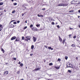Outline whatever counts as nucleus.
Instances as JSON below:
<instances>
[{
	"mask_svg": "<svg viewBox=\"0 0 80 80\" xmlns=\"http://www.w3.org/2000/svg\"><path fill=\"white\" fill-rule=\"evenodd\" d=\"M66 66L67 67L72 68V65L71 63H68L66 64Z\"/></svg>",
	"mask_w": 80,
	"mask_h": 80,
	"instance_id": "obj_1",
	"label": "nucleus"
},
{
	"mask_svg": "<svg viewBox=\"0 0 80 80\" xmlns=\"http://www.w3.org/2000/svg\"><path fill=\"white\" fill-rule=\"evenodd\" d=\"M31 30H32L33 31H37L38 30V29L36 28L35 27H33L31 28Z\"/></svg>",
	"mask_w": 80,
	"mask_h": 80,
	"instance_id": "obj_2",
	"label": "nucleus"
},
{
	"mask_svg": "<svg viewBox=\"0 0 80 80\" xmlns=\"http://www.w3.org/2000/svg\"><path fill=\"white\" fill-rule=\"evenodd\" d=\"M62 6H65V5L63 3H61L58 4V7H61Z\"/></svg>",
	"mask_w": 80,
	"mask_h": 80,
	"instance_id": "obj_3",
	"label": "nucleus"
},
{
	"mask_svg": "<svg viewBox=\"0 0 80 80\" xmlns=\"http://www.w3.org/2000/svg\"><path fill=\"white\" fill-rule=\"evenodd\" d=\"M75 4H80V2L78 1V0H75Z\"/></svg>",
	"mask_w": 80,
	"mask_h": 80,
	"instance_id": "obj_4",
	"label": "nucleus"
},
{
	"mask_svg": "<svg viewBox=\"0 0 80 80\" xmlns=\"http://www.w3.org/2000/svg\"><path fill=\"white\" fill-rule=\"evenodd\" d=\"M32 39L34 42H36V41L37 40V38L36 37H33Z\"/></svg>",
	"mask_w": 80,
	"mask_h": 80,
	"instance_id": "obj_5",
	"label": "nucleus"
},
{
	"mask_svg": "<svg viewBox=\"0 0 80 80\" xmlns=\"http://www.w3.org/2000/svg\"><path fill=\"white\" fill-rule=\"evenodd\" d=\"M76 2L75 0H73L71 2V4H75Z\"/></svg>",
	"mask_w": 80,
	"mask_h": 80,
	"instance_id": "obj_6",
	"label": "nucleus"
},
{
	"mask_svg": "<svg viewBox=\"0 0 80 80\" xmlns=\"http://www.w3.org/2000/svg\"><path fill=\"white\" fill-rule=\"evenodd\" d=\"M3 73L4 75H8V71H6L4 72Z\"/></svg>",
	"mask_w": 80,
	"mask_h": 80,
	"instance_id": "obj_7",
	"label": "nucleus"
},
{
	"mask_svg": "<svg viewBox=\"0 0 80 80\" xmlns=\"http://www.w3.org/2000/svg\"><path fill=\"white\" fill-rule=\"evenodd\" d=\"M17 38V37L16 36H14L12 37L11 39V40H15Z\"/></svg>",
	"mask_w": 80,
	"mask_h": 80,
	"instance_id": "obj_8",
	"label": "nucleus"
},
{
	"mask_svg": "<svg viewBox=\"0 0 80 80\" xmlns=\"http://www.w3.org/2000/svg\"><path fill=\"white\" fill-rule=\"evenodd\" d=\"M10 28H14L15 26L13 24H11L9 26Z\"/></svg>",
	"mask_w": 80,
	"mask_h": 80,
	"instance_id": "obj_9",
	"label": "nucleus"
},
{
	"mask_svg": "<svg viewBox=\"0 0 80 80\" xmlns=\"http://www.w3.org/2000/svg\"><path fill=\"white\" fill-rule=\"evenodd\" d=\"M20 41V38L18 37H17L15 42H17V41Z\"/></svg>",
	"mask_w": 80,
	"mask_h": 80,
	"instance_id": "obj_10",
	"label": "nucleus"
},
{
	"mask_svg": "<svg viewBox=\"0 0 80 80\" xmlns=\"http://www.w3.org/2000/svg\"><path fill=\"white\" fill-rule=\"evenodd\" d=\"M18 64H19V65H20V66L21 67H23V63H21V62L20 61L18 62Z\"/></svg>",
	"mask_w": 80,
	"mask_h": 80,
	"instance_id": "obj_11",
	"label": "nucleus"
},
{
	"mask_svg": "<svg viewBox=\"0 0 80 80\" xmlns=\"http://www.w3.org/2000/svg\"><path fill=\"white\" fill-rule=\"evenodd\" d=\"M49 21L50 22H52V21H53V19H52V18H48Z\"/></svg>",
	"mask_w": 80,
	"mask_h": 80,
	"instance_id": "obj_12",
	"label": "nucleus"
},
{
	"mask_svg": "<svg viewBox=\"0 0 80 80\" xmlns=\"http://www.w3.org/2000/svg\"><path fill=\"white\" fill-rule=\"evenodd\" d=\"M58 38H59V40L60 42H62V39L60 38V36H58Z\"/></svg>",
	"mask_w": 80,
	"mask_h": 80,
	"instance_id": "obj_13",
	"label": "nucleus"
},
{
	"mask_svg": "<svg viewBox=\"0 0 80 80\" xmlns=\"http://www.w3.org/2000/svg\"><path fill=\"white\" fill-rule=\"evenodd\" d=\"M31 38L30 37V38H28L27 39H24V40L25 41H27V42H28V40H30V39Z\"/></svg>",
	"mask_w": 80,
	"mask_h": 80,
	"instance_id": "obj_14",
	"label": "nucleus"
},
{
	"mask_svg": "<svg viewBox=\"0 0 80 80\" xmlns=\"http://www.w3.org/2000/svg\"><path fill=\"white\" fill-rule=\"evenodd\" d=\"M65 40H66V38H64L63 41H62V43L64 44L65 43Z\"/></svg>",
	"mask_w": 80,
	"mask_h": 80,
	"instance_id": "obj_15",
	"label": "nucleus"
},
{
	"mask_svg": "<svg viewBox=\"0 0 80 80\" xmlns=\"http://www.w3.org/2000/svg\"><path fill=\"white\" fill-rule=\"evenodd\" d=\"M40 68H37V69H35L34 70H33V71L35 72V71H37V70H40Z\"/></svg>",
	"mask_w": 80,
	"mask_h": 80,
	"instance_id": "obj_16",
	"label": "nucleus"
},
{
	"mask_svg": "<svg viewBox=\"0 0 80 80\" xmlns=\"http://www.w3.org/2000/svg\"><path fill=\"white\" fill-rule=\"evenodd\" d=\"M54 68L57 69V70H58V69H60V66H58V67H57L56 66L54 67Z\"/></svg>",
	"mask_w": 80,
	"mask_h": 80,
	"instance_id": "obj_17",
	"label": "nucleus"
},
{
	"mask_svg": "<svg viewBox=\"0 0 80 80\" xmlns=\"http://www.w3.org/2000/svg\"><path fill=\"white\" fill-rule=\"evenodd\" d=\"M71 47H75L76 46L75 45V44H73L71 45Z\"/></svg>",
	"mask_w": 80,
	"mask_h": 80,
	"instance_id": "obj_18",
	"label": "nucleus"
},
{
	"mask_svg": "<svg viewBox=\"0 0 80 80\" xmlns=\"http://www.w3.org/2000/svg\"><path fill=\"white\" fill-rule=\"evenodd\" d=\"M2 52L4 53H5V51L4 50V49H3V48H1V49Z\"/></svg>",
	"mask_w": 80,
	"mask_h": 80,
	"instance_id": "obj_19",
	"label": "nucleus"
},
{
	"mask_svg": "<svg viewBox=\"0 0 80 80\" xmlns=\"http://www.w3.org/2000/svg\"><path fill=\"white\" fill-rule=\"evenodd\" d=\"M3 14V13L2 12H0V16H1V15H2Z\"/></svg>",
	"mask_w": 80,
	"mask_h": 80,
	"instance_id": "obj_20",
	"label": "nucleus"
},
{
	"mask_svg": "<svg viewBox=\"0 0 80 80\" xmlns=\"http://www.w3.org/2000/svg\"><path fill=\"white\" fill-rule=\"evenodd\" d=\"M38 17H43V15H39V14L38 15Z\"/></svg>",
	"mask_w": 80,
	"mask_h": 80,
	"instance_id": "obj_21",
	"label": "nucleus"
},
{
	"mask_svg": "<svg viewBox=\"0 0 80 80\" xmlns=\"http://www.w3.org/2000/svg\"><path fill=\"white\" fill-rule=\"evenodd\" d=\"M33 48H34V46L33 45H32L31 47V49H33Z\"/></svg>",
	"mask_w": 80,
	"mask_h": 80,
	"instance_id": "obj_22",
	"label": "nucleus"
},
{
	"mask_svg": "<svg viewBox=\"0 0 80 80\" xmlns=\"http://www.w3.org/2000/svg\"><path fill=\"white\" fill-rule=\"evenodd\" d=\"M3 5V2H0V5Z\"/></svg>",
	"mask_w": 80,
	"mask_h": 80,
	"instance_id": "obj_23",
	"label": "nucleus"
},
{
	"mask_svg": "<svg viewBox=\"0 0 80 80\" xmlns=\"http://www.w3.org/2000/svg\"><path fill=\"white\" fill-rule=\"evenodd\" d=\"M65 58L66 60H67L68 59V57L67 56H65Z\"/></svg>",
	"mask_w": 80,
	"mask_h": 80,
	"instance_id": "obj_24",
	"label": "nucleus"
},
{
	"mask_svg": "<svg viewBox=\"0 0 80 80\" xmlns=\"http://www.w3.org/2000/svg\"><path fill=\"white\" fill-rule=\"evenodd\" d=\"M2 30H3V27L0 28V32H1Z\"/></svg>",
	"mask_w": 80,
	"mask_h": 80,
	"instance_id": "obj_25",
	"label": "nucleus"
},
{
	"mask_svg": "<svg viewBox=\"0 0 80 80\" xmlns=\"http://www.w3.org/2000/svg\"><path fill=\"white\" fill-rule=\"evenodd\" d=\"M68 72H69V73H72V71L68 70Z\"/></svg>",
	"mask_w": 80,
	"mask_h": 80,
	"instance_id": "obj_26",
	"label": "nucleus"
},
{
	"mask_svg": "<svg viewBox=\"0 0 80 80\" xmlns=\"http://www.w3.org/2000/svg\"><path fill=\"white\" fill-rule=\"evenodd\" d=\"M30 36H27L26 37V38H27V39H28V38H30Z\"/></svg>",
	"mask_w": 80,
	"mask_h": 80,
	"instance_id": "obj_27",
	"label": "nucleus"
},
{
	"mask_svg": "<svg viewBox=\"0 0 80 80\" xmlns=\"http://www.w3.org/2000/svg\"><path fill=\"white\" fill-rule=\"evenodd\" d=\"M14 60H17V58H13L12 59Z\"/></svg>",
	"mask_w": 80,
	"mask_h": 80,
	"instance_id": "obj_28",
	"label": "nucleus"
},
{
	"mask_svg": "<svg viewBox=\"0 0 80 80\" xmlns=\"http://www.w3.org/2000/svg\"><path fill=\"white\" fill-rule=\"evenodd\" d=\"M49 65H53V63H49Z\"/></svg>",
	"mask_w": 80,
	"mask_h": 80,
	"instance_id": "obj_29",
	"label": "nucleus"
},
{
	"mask_svg": "<svg viewBox=\"0 0 80 80\" xmlns=\"http://www.w3.org/2000/svg\"><path fill=\"white\" fill-rule=\"evenodd\" d=\"M13 4L14 5H17V3L15 2V3H13Z\"/></svg>",
	"mask_w": 80,
	"mask_h": 80,
	"instance_id": "obj_30",
	"label": "nucleus"
},
{
	"mask_svg": "<svg viewBox=\"0 0 80 80\" xmlns=\"http://www.w3.org/2000/svg\"><path fill=\"white\" fill-rule=\"evenodd\" d=\"M27 28V26H25V27H24L23 28V30H25V29H26V28Z\"/></svg>",
	"mask_w": 80,
	"mask_h": 80,
	"instance_id": "obj_31",
	"label": "nucleus"
},
{
	"mask_svg": "<svg viewBox=\"0 0 80 80\" xmlns=\"http://www.w3.org/2000/svg\"><path fill=\"white\" fill-rule=\"evenodd\" d=\"M75 69L76 70H79V68H78V67H77L76 68H75Z\"/></svg>",
	"mask_w": 80,
	"mask_h": 80,
	"instance_id": "obj_32",
	"label": "nucleus"
},
{
	"mask_svg": "<svg viewBox=\"0 0 80 80\" xmlns=\"http://www.w3.org/2000/svg\"><path fill=\"white\" fill-rule=\"evenodd\" d=\"M58 62H60V61H61V59L59 58L58 59Z\"/></svg>",
	"mask_w": 80,
	"mask_h": 80,
	"instance_id": "obj_33",
	"label": "nucleus"
},
{
	"mask_svg": "<svg viewBox=\"0 0 80 80\" xmlns=\"http://www.w3.org/2000/svg\"><path fill=\"white\" fill-rule=\"evenodd\" d=\"M32 27H33V25L31 24V25H30V28H32Z\"/></svg>",
	"mask_w": 80,
	"mask_h": 80,
	"instance_id": "obj_34",
	"label": "nucleus"
},
{
	"mask_svg": "<svg viewBox=\"0 0 80 80\" xmlns=\"http://www.w3.org/2000/svg\"><path fill=\"white\" fill-rule=\"evenodd\" d=\"M15 12V10H14L12 12V13H14Z\"/></svg>",
	"mask_w": 80,
	"mask_h": 80,
	"instance_id": "obj_35",
	"label": "nucleus"
},
{
	"mask_svg": "<svg viewBox=\"0 0 80 80\" xmlns=\"http://www.w3.org/2000/svg\"><path fill=\"white\" fill-rule=\"evenodd\" d=\"M73 12V10H70L69 11V12Z\"/></svg>",
	"mask_w": 80,
	"mask_h": 80,
	"instance_id": "obj_36",
	"label": "nucleus"
},
{
	"mask_svg": "<svg viewBox=\"0 0 80 80\" xmlns=\"http://www.w3.org/2000/svg\"><path fill=\"white\" fill-rule=\"evenodd\" d=\"M40 24H37L36 25V27H38L39 26H40Z\"/></svg>",
	"mask_w": 80,
	"mask_h": 80,
	"instance_id": "obj_37",
	"label": "nucleus"
},
{
	"mask_svg": "<svg viewBox=\"0 0 80 80\" xmlns=\"http://www.w3.org/2000/svg\"><path fill=\"white\" fill-rule=\"evenodd\" d=\"M15 21V20H12V21H11L10 23H12V22H14Z\"/></svg>",
	"mask_w": 80,
	"mask_h": 80,
	"instance_id": "obj_38",
	"label": "nucleus"
},
{
	"mask_svg": "<svg viewBox=\"0 0 80 80\" xmlns=\"http://www.w3.org/2000/svg\"><path fill=\"white\" fill-rule=\"evenodd\" d=\"M57 27L58 28H60V26L59 25H57Z\"/></svg>",
	"mask_w": 80,
	"mask_h": 80,
	"instance_id": "obj_39",
	"label": "nucleus"
},
{
	"mask_svg": "<svg viewBox=\"0 0 80 80\" xmlns=\"http://www.w3.org/2000/svg\"><path fill=\"white\" fill-rule=\"evenodd\" d=\"M20 73V71H18L17 72V74H19Z\"/></svg>",
	"mask_w": 80,
	"mask_h": 80,
	"instance_id": "obj_40",
	"label": "nucleus"
},
{
	"mask_svg": "<svg viewBox=\"0 0 80 80\" xmlns=\"http://www.w3.org/2000/svg\"><path fill=\"white\" fill-rule=\"evenodd\" d=\"M13 24H17V22H13Z\"/></svg>",
	"mask_w": 80,
	"mask_h": 80,
	"instance_id": "obj_41",
	"label": "nucleus"
},
{
	"mask_svg": "<svg viewBox=\"0 0 80 80\" xmlns=\"http://www.w3.org/2000/svg\"><path fill=\"white\" fill-rule=\"evenodd\" d=\"M52 47H48V49H51Z\"/></svg>",
	"mask_w": 80,
	"mask_h": 80,
	"instance_id": "obj_42",
	"label": "nucleus"
},
{
	"mask_svg": "<svg viewBox=\"0 0 80 80\" xmlns=\"http://www.w3.org/2000/svg\"><path fill=\"white\" fill-rule=\"evenodd\" d=\"M24 37L22 36V40H24Z\"/></svg>",
	"mask_w": 80,
	"mask_h": 80,
	"instance_id": "obj_43",
	"label": "nucleus"
},
{
	"mask_svg": "<svg viewBox=\"0 0 80 80\" xmlns=\"http://www.w3.org/2000/svg\"><path fill=\"white\" fill-rule=\"evenodd\" d=\"M52 25H55V23L53 22H52Z\"/></svg>",
	"mask_w": 80,
	"mask_h": 80,
	"instance_id": "obj_44",
	"label": "nucleus"
},
{
	"mask_svg": "<svg viewBox=\"0 0 80 80\" xmlns=\"http://www.w3.org/2000/svg\"><path fill=\"white\" fill-rule=\"evenodd\" d=\"M73 38H76V36H74L73 37Z\"/></svg>",
	"mask_w": 80,
	"mask_h": 80,
	"instance_id": "obj_45",
	"label": "nucleus"
},
{
	"mask_svg": "<svg viewBox=\"0 0 80 80\" xmlns=\"http://www.w3.org/2000/svg\"><path fill=\"white\" fill-rule=\"evenodd\" d=\"M17 23H20V21H17Z\"/></svg>",
	"mask_w": 80,
	"mask_h": 80,
	"instance_id": "obj_46",
	"label": "nucleus"
},
{
	"mask_svg": "<svg viewBox=\"0 0 80 80\" xmlns=\"http://www.w3.org/2000/svg\"><path fill=\"white\" fill-rule=\"evenodd\" d=\"M3 27V26H2V25L1 24H0V28L3 27Z\"/></svg>",
	"mask_w": 80,
	"mask_h": 80,
	"instance_id": "obj_47",
	"label": "nucleus"
},
{
	"mask_svg": "<svg viewBox=\"0 0 80 80\" xmlns=\"http://www.w3.org/2000/svg\"><path fill=\"white\" fill-rule=\"evenodd\" d=\"M42 10H45V8H43L42 9Z\"/></svg>",
	"mask_w": 80,
	"mask_h": 80,
	"instance_id": "obj_48",
	"label": "nucleus"
},
{
	"mask_svg": "<svg viewBox=\"0 0 80 80\" xmlns=\"http://www.w3.org/2000/svg\"><path fill=\"white\" fill-rule=\"evenodd\" d=\"M0 10H3V8H2V7H0Z\"/></svg>",
	"mask_w": 80,
	"mask_h": 80,
	"instance_id": "obj_49",
	"label": "nucleus"
},
{
	"mask_svg": "<svg viewBox=\"0 0 80 80\" xmlns=\"http://www.w3.org/2000/svg\"><path fill=\"white\" fill-rule=\"evenodd\" d=\"M69 29L70 30H73V28H71L70 27L69 28Z\"/></svg>",
	"mask_w": 80,
	"mask_h": 80,
	"instance_id": "obj_50",
	"label": "nucleus"
},
{
	"mask_svg": "<svg viewBox=\"0 0 80 80\" xmlns=\"http://www.w3.org/2000/svg\"><path fill=\"white\" fill-rule=\"evenodd\" d=\"M22 16L23 17L24 15V14H23V13H22Z\"/></svg>",
	"mask_w": 80,
	"mask_h": 80,
	"instance_id": "obj_51",
	"label": "nucleus"
},
{
	"mask_svg": "<svg viewBox=\"0 0 80 80\" xmlns=\"http://www.w3.org/2000/svg\"><path fill=\"white\" fill-rule=\"evenodd\" d=\"M69 38H71V34H70V35H69Z\"/></svg>",
	"mask_w": 80,
	"mask_h": 80,
	"instance_id": "obj_52",
	"label": "nucleus"
},
{
	"mask_svg": "<svg viewBox=\"0 0 80 80\" xmlns=\"http://www.w3.org/2000/svg\"><path fill=\"white\" fill-rule=\"evenodd\" d=\"M33 55V53H31L30 54V56H32Z\"/></svg>",
	"mask_w": 80,
	"mask_h": 80,
	"instance_id": "obj_53",
	"label": "nucleus"
},
{
	"mask_svg": "<svg viewBox=\"0 0 80 80\" xmlns=\"http://www.w3.org/2000/svg\"><path fill=\"white\" fill-rule=\"evenodd\" d=\"M44 47H45V48H47L48 47V46H45Z\"/></svg>",
	"mask_w": 80,
	"mask_h": 80,
	"instance_id": "obj_54",
	"label": "nucleus"
},
{
	"mask_svg": "<svg viewBox=\"0 0 80 80\" xmlns=\"http://www.w3.org/2000/svg\"><path fill=\"white\" fill-rule=\"evenodd\" d=\"M76 59L77 60H78V57H76Z\"/></svg>",
	"mask_w": 80,
	"mask_h": 80,
	"instance_id": "obj_55",
	"label": "nucleus"
},
{
	"mask_svg": "<svg viewBox=\"0 0 80 80\" xmlns=\"http://www.w3.org/2000/svg\"><path fill=\"white\" fill-rule=\"evenodd\" d=\"M79 13H80V10H79L78 11Z\"/></svg>",
	"mask_w": 80,
	"mask_h": 80,
	"instance_id": "obj_56",
	"label": "nucleus"
},
{
	"mask_svg": "<svg viewBox=\"0 0 80 80\" xmlns=\"http://www.w3.org/2000/svg\"><path fill=\"white\" fill-rule=\"evenodd\" d=\"M27 20H26V21L25 22V23H27Z\"/></svg>",
	"mask_w": 80,
	"mask_h": 80,
	"instance_id": "obj_57",
	"label": "nucleus"
},
{
	"mask_svg": "<svg viewBox=\"0 0 80 80\" xmlns=\"http://www.w3.org/2000/svg\"><path fill=\"white\" fill-rule=\"evenodd\" d=\"M20 80H24V79H23V78L22 79Z\"/></svg>",
	"mask_w": 80,
	"mask_h": 80,
	"instance_id": "obj_58",
	"label": "nucleus"
},
{
	"mask_svg": "<svg viewBox=\"0 0 80 80\" xmlns=\"http://www.w3.org/2000/svg\"><path fill=\"white\" fill-rule=\"evenodd\" d=\"M4 12H6V10H5V9L4 10Z\"/></svg>",
	"mask_w": 80,
	"mask_h": 80,
	"instance_id": "obj_59",
	"label": "nucleus"
},
{
	"mask_svg": "<svg viewBox=\"0 0 80 80\" xmlns=\"http://www.w3.org/2000/svg\"><path fill=\"white\" fill-rule=\"evenodd\" d=\"M78 18H80V16H78Z\"/></svg>",
	"mask_w": 80,
	"mask_h": 80,
	"instance_id": "obj_60",
	"label": "nucleus"
},
{
	"mask_svg": "<svg viewBox=\"0 0 80 80\" xmlns=\"http://www.w3.org/2000/svg\"><path fill=\"white\" fill-rule=\"evenodd\" d=\"M56 25H57V24H58V23H57V22H56Z\"/></svg>",
	"mask_w": 80,
	"mask_h": 80,
	"instance_id": "obj_61",
	"label": "nucleus"
},
{
	"mask_svg": "<svg viewBox=\"0 0 80 80\" xmlns=\"http://www.w3.org/2000/svg\"><path fill=\"white\" fill-rule=\"evenodd\" d=\"M14 0H11L12 2H13V1H14Z\"/></svg>",
	"mask_w": 80,
	"mask_h": 80,
	"instance_id": "obj_62",
	"label": "nucleus"
},
{
	"mask_svg": "<svg viewBox=\"0 0 80 80\" xmlns=\"http://www.w3.org/2000/svg\"><path fill=\"white\" fill-rule=\"evenodd\" d=\"M48 80H51V79H48Z\"/></svg>",
	"mask_w": 80,
	"mask_h": 80,
	"instance_id": "obj_63",
	"label": "nucleus"
},
{
	"mask_svg": "<svg viewBox=\"0 0 80 80\" xmlns=\"http://www.w3.org/2000/svg\"><path fill=\"white\" fill-rule=\"evenodd\" d=\"M77 80H80L79 79H78Z\"/></svg>",
	"mask_w": 80,
	"mask_h": 80,
	"instance_id": "obj_64",
	"label": "nucleus"
}]
</instances>
